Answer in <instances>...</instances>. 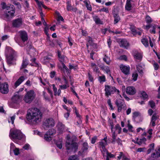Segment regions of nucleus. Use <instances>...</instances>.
<instances>
[{
    "mask_svg": "<svg viewBox=\"0 0 160 160\" xmlns=\"http://www.w3.org/2000/svg\"><path fill=\"white\" fill-rule=\"evenodd\" d=\"M42 117V112L37 108H31L28 111L27 118L29 122L34 123H38L41 121Z\"/></svg>",
    "mask_w": 160,
    "mask_h": 160,
    "instance_id": "nucleus-1",
    "label": "nucleus"
},
{
    "mask_svg": "<svg viewBox=\"0 0 160 160\" xmlns=\"http://www.w3.org/2000/svg\"><path fill=\"white\" fill-rule=\"evenodd\" d=\"M7 62L9 65L13 64V62L16 60L17 54L16 52L11 47H7L5 51Z\"/></svg>",
    "mask_w": 160,
    "mask_h": 160,
    "instance_id": "nucleus-2",
    "label": "nucleus"
},
{
    "mask_svg": "<svg viewBox=\"0 0 160 160\" xmlns=\"http://www.w3.org/2000/svg\"><path fill=\"white\" fill-rule=\"evenodd\" d=\"M9 136L10 138L14 142L17 140H21L25 137V136L20 130L16 129H11Z\"/></svg>",
    "mask_w": 160,
    "mask_h": 160,
    "instance_id": "nucleus-3",
    "label": "nucleus"
},
{
    "mask_svg": "<svg viewBox=\"0 0 160 160\" xmlns=\"http://www.w3.org/2000/svg\"><path fill=\"white\" fill-rule=\"evenodd\" d=\"M36 96L34 91L32 90L27 92L25 95L23 100L27 103H30L34 100Z\"/></svg>",
    "mask_w": 160,
    "mask_h": 160,
    "instance_id": "nucleus-4",
    "label": "nucleus"
},
{
    "mask_svg": "<svg viewBox=\"0 0 160 160\" xmlns=\"http://www.w3.org/2000/svg\"><path fill=\"white\" fill-rule=\"evenodd\" d=\"M15 13V8L12 4H8L7 9L4 14V17L7 19L12 18L14 17Z\"/></svg>",
    "mask_w": 160,
    "mask_h": 160,
    "instance_id": "nucleus-5",
    "label": "nucleus"
},
{
    "mask_svg": "<svg viewBox=\"0 0 160 160\" xmlns=\"http://www.w3.org/2000/svg\"><path fill=\"white\" fill-rule=\"evenodd\" d=\"M105 95L107 97H108L111 94H113L115 92H117V94L119 95L121 98V95L120 94V91L117 89L115 87L109 85H105Z\"/></svg>",
    "mask_w": 160,
    "mask_h": 160,
    "instance_id": "nucleus-6",
    "label": "nucleus"
},
{
    "mask_svg": "<svg viewBox=\"0 0 160 160\" xmlns=\"http://www.w3.org/2000/svg\"><path fill=\"white\" fill-rule=\"evenodd\" d=\"M107 138L106 137L98 143V147L100 148L103 156H104L105 152L107 151V150L105 148L107 144Z\"/></svg>",
    "mask_w": 160,
    "mask_h": 160,
    "instance_id": "nucleus-7",
    "label": "nucleus"
},
{
    "mask_svg": "<svg viewBox=\"0 0 160 160\" xmlns=\"http://www.w3.org/2000/svg\"><path fill=\"white\" fill-rule=\"evenodd\" d=\"M55 125L54 120L51 118L46 119L43 122V127L45 130L49 128L53 127Z\"/></svg>",
    "mask_w": 160,
    "mask_h": 160,
    "instance_id": "nucleus-8",
    "label": "nucleus"
},
{
    "mask_svg": "<svg viewBox=\"0 0 160 160\" xmlns=\"http://www.w3.org/2000/svg\"><path fill=\"white\" fill-rule=\"evenodd\" d=\"M66 146L68 150L76 152L78 149V145L76 142H72L70 144V142H67L66 143Z\"/></svg>",
    "mask_w": 160,
    "mask_h": 160,
    "instance_id": "nucleus-9",
    "label": "nucleus"
},
{
    "mask_svg": "<svg viewBox=\"0 0 160 160\" xmlns=\"http://www.w3.org/2000/svg\"><path fill=\"white\" fill-rule=\"evenodd\" d=\"M115 103L118 107V112L121 111L122 109H124L126 104L124 101L122 99H118L116 100Z\"/></svg>",
    "mask_w": 160,
    "mask_h": 160,
    "instance_id": "nucleus-10",
    "label": "nucleus"
},
{
    "mask_svg": "<svg viewBox=\"0 0 160 160\" xmlns=\"http://www.w3.org/2000/svg\"><path fill=\"white\" fill-rule=\"evenodd\" d=\"M22 98V96L19 95L18 93L17 92L15 93L12 97V101L13 103L18 104L21 102Z\"/></svg>",
    "mask_w": 160,
    "mask_h": 160,
    "instance_id": "nucleus-11",
    "label": "nucleus"
},
{
    "mask_svg": "<svg viewBox=\"0 0 160 160\" xmlns=\"http://www.w3.org/2000/svg\"><path fill=\"white\" fill-rule=\"evenodd\" d=\"M23 20L21 18H16L12 21V24L13 27L19 28L22 25Z\"/></svg>",
    "mask_w": 160,
    "mask_h": 160,
    "instance_id": "nucleus-12",
    "label": "nucleus"
},
{
    "mask_svg": "<svg viewBox=\"0 0 160 160\" xmlns=\"http://www.w3.org/2000/svg\"><path fill=\"white\" fill-rule=\"evenodd\" d=\"M20 38L23 42L27 41L28 40V35L26 31L21 30L18 32Z\"/></svg>",
    "mask_w": 160,
    "mask_h": 160,
    "instance_id": "nucleus-13",
    "label": "nucleus"
},
{
    "mask_svg": "<svg viewBox=\"0 0 160 160\" xmlns=\"http://www.w3.org/2000/svg\"><path fill=\"white\" fill-rule=\"evenodd\" d=\"M9 91L8 85L6 82L0 85V92L3 94H7Z\"/></svg>",
    "mask_w": 160,
    "mask_h": 160,
    "instance_id": "nucleus-14",
    "label": "nucleus"
},
{
    "mask_svg": "<svg viewBox=\"0 0 160 160\" xmlns=\"http://www.w3.org/2000/svg\"><path fill=\"white\" fill-rule=\"evenodd\" d=\"M119 67L122 72L125 74L128 75L129 74L130 68L128 66L121 64Z\"/></svg>",
    "mask_w": 160,
    "mask_h": 160,
    "instance_id": "nucleus-15",
    "label": "nucleus"
},
{
    "mask_svg": "<svg viewBox=\"0 0 160 160\" xmlns=\"http://www.w3.org/2000/svg\"><path fill=\"white\" fill-rule=\"evenodd\" d=\"M126 91L127 94L130 95H134L136 92L135 88L133 86L127 87L126 89Z\"/></svg>",
    "mask_w": 160,
    "mask_h": 160,
    "instance_id": "nucleus-16",
    "label": "nucleus"
},
{
    "mask_svg": "<svg viewBox=\"0 0 160 160\" xmlns=\"http://www.w3.org/2000/svg\"><path fill=\"white\" fill-rule=\"evenodd\" d=\"M58 68L61 70L62 72H64L66 71L67 72H68V68L64 63H58Z\"/></svg>",
    "mask_w": 160,
    "mask_h": 160,
    "instance_id": "nucleus-17",
    "label": "nucleus"
},
{
    "mask_svg": "<svg viewBox=\"0 0 160 160\" xmlns=\"http://www.w3.org/2000/svg\"><path fill=\"white\" fill-rule=\"evenodd\" d=\"M151 157L154 158H157L160 157V148H156L151 155Z\"/></svg>",
    "mask_w": 160,
    "mask_h": 160,
    "instance_id": "nucleus-18",
    "label": "nucleus"
},
{
    "mask_svg": "<svg viewBox=\"0 0 160 160\" xmlns=\"http://www.w3.org/2000/svg\"><path fill=\"white\" fill-rule=\"evenodd\" d=\"M89 148V146L87 142H84L82 144L81 151H79V153L82 154L87 152Z\"/></svg>",
    "mask_w": 160,
    "mask_h": 160,
    "instance_id": "nucleus-19",
    "label": "nucleus"
},
{
    "mask_svg": "<svg viewBox=\"0 0 160 160\" xmlns=\"http://www.w3.org/2000/svg\"><path fill=\"white\" fill-rule=\"evenodd\" d=\"M25 79V77L23 76H21L15 82L14 87V88H17L19 86Z\"/></svg>",
    "mask_w": 160,
    "mask_h": 160,
    "instance_id": "nucleus-20",
    "label": "nucleus"
},
{
    "mask_svg": "<svg viewBox=\"0 0 160 160\" xmlns=\"http://www.w3.org/2000/svg\"><path fill=\"white\" fill-rule=\"evenodd\" d=\"M57 128L59 133H62L65 129L64 125L60 122L58 123Z\"/></svg>",
    "mask_w": 160,
    "mask_h": 160,
    "instance_id": "nucleus-21",
    "label": "nucleus"
},
{
    "mask_svg": "<svg viewBox=\"0 0 160 160\" xmlns=\"http://www.w3.org/2000/svg\"><path fill=\"white\" fill-rule=\"evenodd\" d=\"M67 9L68 11H70L72 10L73 11L75 12L77 10L76 8H73L71 6V2L69 1H68L67 2Z\"/></svg>",
    "mask_w": 160,
    "mask_h": 160,
    "instance_id": "nucleus-22",
    "label": "nucleus"
},
{
    "mask_svg": "<svg viewBox=\"0 0 160 160\" xmlns=\"http://www.w3.org/2000/svg\"><path fill=\"white\" fill-rule=\"evenodd\" d=\"M133 56L137 60L141 61L142 55V54L138 52L137 50H134L133 51Z\"/></svg>",
    "mask_w": 160,
    "mask_h": 160,
    "instance_id": "nucleus-23",
    "label": "nucleus"
},
{
    "mask_svg": "<svg viewBox=\"0 0 160 160\" xmlns=\"http://www.w3.org/2000/svg\"><path fill=\"white\" fill-rule=\"evenodd\" d=\"M120 45L127 48L129 46V43L128 41L125 39H120Z\"/></svg>",
    "mask_w": 160,
    "mask_h": 160,
    "instance_id": "nucleus-24",
    "label": "nucleus"
},
{
    "mask_svg": "<svg viewBox=\"0 0 160 160\" xmlns=\"http://www.w3.org/2000/svg\"><path fill=\"white\" fill-rule=\"evenodd\" d=\"M132 0H127L125 6V9L127 11H130L132 8L131 2Z\"/></svg>",
    "mask_w": 160,
    "mask_h": 160,
    "instance_id": "nucleus-25",
    "label": "nucleus"
},
{
    "mask_svg": "<svg viewBox=\"0 0 160 160\" xmlns=\"http://www.w3.org/2000/svg\"><path fill=\"white\" fill-rule=\"evenodd\" d=\"M158 118V116L156 114H154L152 116L150 125L152 126H154L155 125V121Z\"/></svg>",
    "mask_w": 160,
    "mask_h": 160,
    "instance_id": "nucleus-26",
    "label": "nucleus"
},
{
    "mask_svg": "<svg viewBox=\"0 0 160 160\" xmlns=\"http://www.w3.org/2000/svg\"><path fill=\"white\" fill-rule=\"evenodd\" d=\"M94 21L97 24H102L103 22L101 21L98 16L95 15L93 16Z\"/></svg>",
    "mask_w": 160,
    "mask_h": 160,
    "instance_id": "nucleus-27",
    "label": "nucleus"
},
{
    "mask_svg": "<svg viewBox=\"0 0 160 160\" xmlns=\"http://www.w3.org/2000/svg\"><path fill=\"white\" fill-rule=\"evenodd\" d=\"M58 55L59 61L61 63H63L64 61L65 56L63 55H61V53L59 51H58Z\"/></svg>",
    "mask_w": 160,
    "mask_h": 160,
    "instance_id": "nucleus-28",
    "label": "nucleus"
},
{
    "mask_svg": "<svg viewBox=\"0 0 160 160\" xmlns=\"http://www.w3.org/2000/svg\"><path fill=\"white\" fill-rule=\"evenodd\" d=\"M114 18V23L115 24L117 23L120 20V18L119 15L117 14L114 13L113 14Z\"/></svg>",
    "mask_w": 160,
    "mask_h": 160,
    "instance_id": "nucleus-29",
    "label": "nucleus"
},
{
    "mask_svg": "<svg viewBox=\"0 0 160 160\" xmlns=\"http://www.w3.org/2000/svg\"><path fill=\"white\" fill-rule=\"evenodd\" d=\"M146 141V139L145 138H143L138 140L137 139L136 142H135V143H137L139 145H141L143 143H145Z\"/></svg>",
    "mask_w": 160,
    "mask_h": 160,
    "instance_id": "nucleus-30",
    "label": "nucleus"
},
{
    "mask_svg": "<svg viewBox=\"0 0 160 160\" xmlns=\"http://www.w3.org/2000/svg\"><path fill=\"white\" fill-rule=\"evenodd\" d=\"M115 129V130H114L115 132H118V134L120 133L122 128L120 127V125L119 124H117L114 128V129Z\"/></svg>",
    "mask_w": 160,
    "mask_h": 160,
    "instance_id": "nucleus-31",
    "label": "nucleus"
},
{
    "mask_svg": "<svg viewBox=\"0 0 160 160\" xmlns=\"http://www.w3.org/2000/svg\"><path fill=\"white\" fill-rule=\"evenodd\" d=\"M107 154V158L106 160H109V158H113L115 157V155L113 154H112L110 152H109L107 150V151L105 152V154Z\"/></svg>",
    "mask_w": 160,
    "mask_h": 160,
    "instance_id": "nucleus-32",
    "label": "nucleus"
},
{
    "mask_svg": "<svg viewBox=\"0 0 160 160\" xmlns=\"http://www.w3.org/2000/svg\"><path fill=\"white\" fill-rule=\"evenodd\" d=\"M28 64V61L27 59H25L24 60H23L21 67V69L25 68Z\"/></svg>",
    "mask_w": 160,
    "mask_h": 160,
    "instance_id": "nucleus-33",
    "label": "nucleus"
},
{
    "mask_svg": "<svg viewBox=\"0 0 160 160\" xmlns=\"http://www.w3.org/2000/svg\"><path fill=\"white\" fill-rule=\"evenodd\" d=\"M141 42L146 47L148 46V40L147 38H143L141 40Z\"/></svg>",
    "mask_w": 160,
    "mask_h": 160,
    "instance_id": "nucleus-34",
    "label": "nucleus"
},
{
    "mask_svg": "<svg viewBox=\"0 0 160 160\" xmlns=\"http://www.w3.org/2000/svg\"><path fill=\"white\" fill-rule=\"evenodd\" d=\"M151 28L152 29L150 31V33L155 34L156 33L155 29L157 28V26L155 25H152Z\"/></svg>",
    "mask_w": 160,
    "mask_h": 160,
    "instance_id": "nucleus-35",
    "label": "nucleus"
},
{
    "mask_svg": "<svg viewBox=\"0 0 160 160\" xmlns=\"http://www.w3.org/2000/svg\"><path fill=\"white\" fill-rule=\"evenodd\" d=\"M55 131L53 129H49L47 132L46 133L48 134L49 135L51 136L53 135V134H55Z\"/></svg>",
    "mask_w": 160,
    "mask_h": 160,
    "instance_id": "nucleus-36",
    "label": "nucleus"
},
{
    "mask_svg": "<svg viewBox=\"0 0 160 160\" xmlns=\"http://www.w3.org/2000/svg\"><path fill=\"white\" fill-rule=\"evenodd\" d=\"M141 97L144 99H146L148 98L147 94L144 91H142L141 92Z\"/></svg>",
    "mask_w": 160,
    "mask_h": 160,
    "instance_id": "nucleus-37",
    "label": "nucleus"
},
{
    "mask_svg": "<svg viewBox=\"0 0 160 160\" xmlns=\"http://www.w3.org/2000/svg\"><path fill=\"white\" fill-rule=\"evenodd\" d=\"M84 3L85 4L87 9L90 11L92 10V8L91 5L87 1H85Z\"/></svg>",
    "mask_w": 160,
    "mask_h": 160,
    "instance_id": "nucleus-38",
    "label": "nucleus"
},
{
    "mask_svg": "<svg viewBox=\"0 0 160 160\" xmlns=\"http://www.w3.org/2000/svg\"><path fill=\"white\" fill-rule=\"evenodd\" d=\"M52 137L51 136L46 133L44 135V139L47 141H49L51 140Z\"/></svg>",
    "mask_w": 160,
    "mask_h": 160,
    "instance_id": "nucleus-39",
    "label": "nucleus"
},
{
    "mask_svg": "<svg viewBox=\"0 0 160 160\" xmlns=\"http://www.w3.org/2000/svg\"><path fill=\"white\" fill-rule=\"evenodd\" d=\"M78 159L77 155H72L69 157L68 160H78Z\"/></svg>",
    "mask_w": 160,
    "mask_h": 160,
    "instance_id": "nucleus-40",
    "label": "nucleus"
},
{
    "mask_svg": "<svg viewBox=\"0 0 160 160\" xmlns=\"http://www.w3.org/2000/svg\"><path fill=\"white\" fill-rule=\"evenodd\" d=\"M136 68L139 72L141 73L142 72L143 68L141 66L139 65H137L136 66Z\"/></svg>",
    "mask_w": 160,
    "mask_h": 160,
    "instance_id": "nucleus-41",
    "label": "nucleus"
},
{
    "mask_svg": "<svg viewBox=\"0 0 160 160\" xmlns=\"http://www.w3.org/2000/svg\"><path fill=\"white\" fill-rule=\"evenodd\" d=\"M99 80L100 83L105 82L106 81V78L105 76L102 75L99 77Z\"/></svg>",
    "mask_w": 160,
    "mask_h": 160,
    "instance_id": "nucleus-42",
    "label": "nucleus"
},
{
    "mask_svg": "<svg viewBox=\"0 0 160 160\" xmlns=\"http://www.w3.org/2000/svg\"><path fill=\"white\" fill-rule=\"evenodd\" d=\"M109 126L111 127V132L113 131L114 130V124L113 122L112 121H110L109 122Z\"/></svg>",
    "mask_w": 160,
    "mask_h": 160,
    "instance_id": "nucleus-43",
    "label": "nucleus"
},
{
    "mask_svg": "<svg viewBox=\"0 0 160 160\" xmlns=\"http://www.w3.org/2000/svg\"><path fill=\"white\" fill-rule=\"evenodd\" d=\"M146 21L147 23H149L152 22L151 18L148 15H147L146 18Z\"/></svg>",
    "mask_w": 160,
    "mask_h": 160,
    "instance_id": "nucleus-44",
    "label": "nucleus"
},
{
    "mask_svg": "<svg viewBox=\"0 0 160 160\" xmlns=\"http://www.w3.org/2000/svg\"><path fill=\"white\" fill-rule=\"evenodd\" d=\"M138 76V74L136 72L133 73L132 74V79L134 81H135L137 80Z\"/></svg>",
    "mask_w": 160,
    "mask_h": 160,
    "instance_id": "nucleus-45",
    "label": "nucleus"
},
{
    "mask_svg": "<svg viewBox=\"0 0 160 160\" xmlns=\"http://www.w3.org/2000/svg\"><path fill=\"white\" fill-rule=\"evenodd\" d=\"M103 60L107 64H109L110 62V60L109 58L107 56H105L104 58H103Z\"/></svg>",
    "mask_w": 160,
    "mask_h": 160,
    "instance_id": "nucleus-46",
    "label": "nucleus"
},
{
    "mask_svg": "<svg viewBox=\"0 0 160 160\" xmlns=\"http://www.w3.org/2000/svg\"><path fill=\"white\" fill-rule=\"evenodd\" d=\"M42 94H43V96L44 98V99L46 100H49V98L48 97V96L47 94L46 93L43 91V93H42Z\"/></svg>",
    "mask_w": 160,
    "mask_h": 160,
    "instance_id": "nucleus-47",
    "label": "nucleus"
},
{
    "mask_svg": "<svg viewBox=\"0 0 160 160\" xmlns=\"http://www.w3.org/2000/svg\"><path fill=\"white\" fill-rule=\"evenodd\" d=\"M60 89H66L67 88L69 87L68 84H65L59 86Z\"/></svg>",
    "mask_w": 160,
    "mask_h": 160,
    "instance_id": "nucleus-48",
    "label": "nucleus"
},
{
    "mask_svg": "<svg viewBox=\"0 0 160 160\" xmlns=\"http://www.w3.org/2000/svg\"><path fill=\"white\" fill-rule=\"evenodd\" d=\"M107 102L108 105L109 106L110 109L111 110H113L114 108H113L112 105L111 103V100H110V99H109L108 100Z\"/></svg>",
    "mask_w": 160,
    "mask_h": 160,
    "instance_id": "nucleus-49",
    "label": "nucleus"
},
{
    "mask_svg": "<svg viewBox=\"0 0 160 160\" xmlns=\"http://www.w3.org/2000/svg\"><path fill=\"white\" fill-rule=\"evenodd\" d=\"M154 69L155 70H157L158 69L159 66L157 62H154L153 64Z\"/></svg>",
    "mask_w": 160,
    "mask_h": 160,
    "instance_id": "nucleus-50",
    "label": "nucleus"
},
{
    "mask_svg": "<svg viewBox=\"0 0 160 160\" xmlns=\"http://www.w3.org/2000/svg\"><path fill=\"white\" fill-rule=\"evenodd\" d=\"M1 6L2 9H7V7L8 6H7L6 4L4 2H3L1 3Z\"/></svg>",
    "mask_w": 160,
    "mask_h": 160,
    "instance_id": "nucleus-51",
    "label": "nucleus"
},
{
    "mask_svg": "<svg viewBox=\"0 0 160 160\" xmlns=\"http://www.w3.org/2000/svg\"><path fill=\"white\" fill-rule=\"evenodd\" d=\"M124 156H125L123 154L122 152H119V156H118V159L120 160L122 158H123Z\"/></svg>",
    "mask_w": 160,
    "mask_h": 160,
    "instance_id": "nucleus-52",
    "label": "nucleus"
},
{
    "mask_svg": "<svg viewBox=\"0 0 160 160\" xmlns=\"http://www.w3.org/2000/svg\"><path fill=\"white\" fill-rule=\"evenodd\" d=\"M37 4L38 5L39 7L40 8H41V7L43 5V2H39L38 0H34Z\"/></svg>",
    "mask_w": 160,
    "mask_h": 160,
    "instance_id": "nucleus-53",
    "label": "nucleus"
},
{
    "mask_svg": "<svg viewBox=\"0 0 160 160\" xmlns=\"http://www.w3.org/2000/svg\"><path fill=\"white\" fill-rule=\"evenodd\" d=\"M53 91L54 92V95L55 96H56L57 95V88L55 86V85L54 84L52 85Z\"/></svg>",
    "mask_w": 160,
    "mask_h": 160,
    "instance_id": "nucleus-54",
    "label": "nucleus"
},
{
    "mask_svg": "<svg viewBox=\"0 0 160 160\" xmlns=\"http://www.w3.org/2000/svg\"><path fill=\"white\" fill-rule=\"evenodd\" d=\"M128 130L129 131L131 132H133V130L132 129L133 127L129 123H128Z\"/></svg>",
    "mask_w": 160,
    "mask_h": 160,
    "instance_id": "nucleus-55",
    "label": "nucleus"
},
{
    "mask_svg": "<svg viewBox=\"0 0 160 160\" xmlns=\"http://www.w3.org/2000/svg\"><path fill=\"white\" fill-rule=\"evenodd\" d=\"M13 151L14 152V154L16 155H18L19 154V150L18 148H15Z\"/></svg>",
    "mask_w": 160,
    "mask_h": 160,
    "instance_id": "nucleus-56",
    "label": "nucleus"
},
{
    "mask_svg": "<svg viewBox=\"0 0 160 160\" xmlns=\"http://www.w3.org/2000/svg\"><path fill=\"white\" fill-rule=\"evenodd\" d=\"M149 103L152 108H154L155 107V103L154 102L150 101L149 102Z\"/></svg>",
    "mask_w": 160,
    "mask_h": 160,
    "instance_id": "nucleus-57",
    "label": "nucleus"
},
{
    "mask_svg": "<svg viewBox=\"0 0 160 160\" xmlns=\"http://www.w3.org/2000/svg\"><path fill=\"white\" fill-rule=\"evenodd\" d=\"M87 40L88 42V43L89 44H92V38L90 37H88L87 38Z\"/></svg>",
    "mask_w": 160,
    "mask_h": 160,
    "instance_id": "nucleus-58",
    "label": "nucleus"
},
{
    "mask_svg": "<svg viewBox=\"0 0 160 160\" xmlns=\"http://www.w3.org/2000/svg\"><path fill=\"white\" fill-rule=\"evenodd\" d=\"M97 139V137L96 136H95L92 138L91 139V143L93 144L95 143Z\"/></svg>",
    "mask_w": 160,
    "mask_h": 160,
    "instance_id": "nucleus-59",
    "label": "nucleus"
},
{
    "mask_svg": "<svg viewBox=\"0 0 160 160\" xmlns=\"http://www.w3.org/2000/svg\"><path fill=\"white\" fill-rule=\"evenodd\" d=\"M74 110L75 111V114H76V115L77 117L79 118H80L81 117V116L79 114V113L78 112L76 109V107L75 108Z\"/></svg>",
    "mask_w": 160,
    "mask_h": 160,
    "instance_id": "nucleus-60",
    "label": "nucleus"
},
{
    "mask_svg": "<svg viewBox=\"0 0 160 160\" xmlns=\"http://www.w3.org/2000/svg\"><path fill=\"white\" fill-rule=\"evenodd\" d=\"M89 80L91 82H92L93 80V78L92 75L89 73H88Z\"/></svg>",
    "mask_w": 160,
    "mask_h": 160,
    "instance_id": "nucleus-61",
    "label": "nucleus"
},
{
    "mask_svg": "<svg viewBox=\"0 0 160 160\" xmlns=\"http://www.w3.org/2000/svg\"><path fill=\"white\" fill-rule=\"evenodd\" d=\"M56 74V72L55 71L51 72L50 73V77L51 78H53L54 77Z\"/></svg>",
    "mask_w": 160,
    "mask_h": 160,
    "instance_id": "nucleus-62",
    "label": "nucleus"
},
{
    "mask_svg": "<svg viewBox=\"0 0 160 160\" xmlns=\"http://www.w3.org/2000/svg\"><path fill=\"white\" fill-rule=\"evenodd\" d=\"M112 138L113 139V141H114L115 139H116V135L115 131L113 130V131L112 132Z\"/></svg>",
    "mask_w": 160,
    "mask_h": 160,
    "instance_id": "nucleus-63",
    "label": "nucleus"
},
{
    "mask_svg": "<svg viewBox=\"0 0 160 160\" xmlns=\"http://www.w3.org/2000/svg\"><path fill=\"white\" fill-rule=\"evenodd\" d=\"M16 148L14 144L13 143H11V144L10 146V150L11 151H13Z\"/></svg>",
    "mask_w": 160,
    "mask_h": 160,
    "instance_id": "nucleus-64",
    "label": "nucleus"
}]
</instances>
